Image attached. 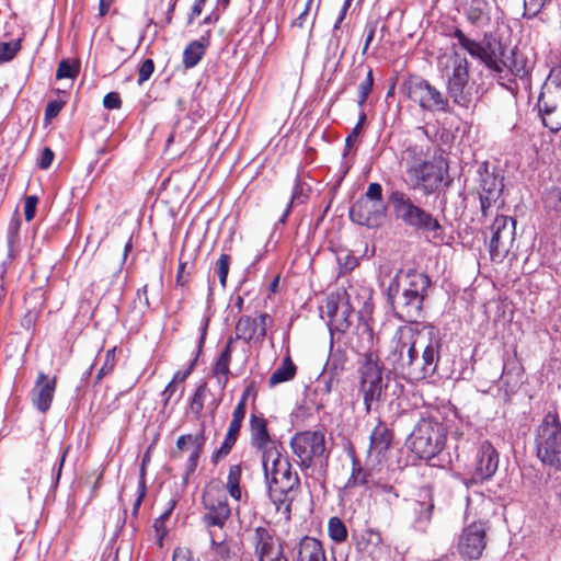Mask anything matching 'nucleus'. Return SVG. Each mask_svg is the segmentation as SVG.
Instances as JSON below:
<instances>
[{"label":"nucleus","mask_w":561,"mask_h":561,"mask_svg":"<svg viewBox=\"0 0 561 561\" xmlns=\"http://www.w3.org/2000/svg\"><path fill=\"white\" fill-rule=\"evenodd\" d=\"M262 465L270 500L277 512L289 516L291 504L300 486L298 473L293 471L288 457L284 456L276 446L264 451Z\"/></svg>","instance_id":"obj_1"},{"label":"nucleus","mask_w":561,"mask_h":561,"mask_svg":"<svg viewBox=\"0 0 561 561\" xmlns=\"http://www.w3.org/2000/svg\"><path fill=\"white\" fill-rule=\"evenodd\" d=\"M358 394L363 398L366 413L377 411L382 404H392L399 399L404 387L394 378L383 374L380 360L368 357L358 362Z\"/></svg>","instance_id":"obj_2"},{"label":"nucleus","mask_w":561,"mask_h":561,"mask_svg":"<svg viewBox=\"0 0 561 561\" xmlns=\"http://www.w3.org/2000/svg\"><path fill=\"white\" fill-rule=\"evenodd\" d=\"M446 407H428L420 416L408 438L410 449L420 458L431 460L439 455L447 442L448 425Z\"/></svg>","instance_id":"obj_3"},{"label":"nucleus","mask_w":561,"mask_h":561,"mask_svg":"<svg viewBox=\"0 0 561 561\" xmlns=\"http://www.w3.org/2000/svg\"><path fill=\"white\" fill-rule=\"evenodd\" d=\"M450 36L458 41L460 48L466 50L472 58L479 59L489 69L497 73L503 71L502 66L507 68L511 75L520 80H526L530 73L533 68L531 64L524 54L517 50H513L511 57L507 58L506 61H502L497 59L495 53L491 51L489 47L468 37L459 27H455Z\"/></svg>","instance_id":"obj_4"},{"label":"nucleus","mask_w":561,"mask_h":561,"mask_svg":"<svg viewBox=\"0 0 561 561\" xmlns=\"http://www.w3.org/2000/svg\"><path fill=\"white\" fill-rule=\"evenodd\" d=\"M387 202L397 220L416 231L432 233L433 238H442L443 227L430 211L416 205L410 195L402 190L391 188Z\"/></svg>","instance_id":"obj_5"},{"label":"nucleus","mask_w":561,"mask_h":561,"mask_svg":"<svg viewBox=\"0 0 561 561\" xmlns=\"http://www.w3.org/2000/svg\"><path fill=\"white\" fill-rule=\"evenodd\" d=\"M420 337L421 328L402 325L397 329L390 341L386 362L396 375L407 380L415 350L422 347L423 341H419Z\"/></svg>","instance_id":"obj_6"},{"label":"nucleus","mask_w":561,"mask_h":561,"mask_svg":"<svg viewBox=\"0 0 561 561\" xmlns=\"http://www.w3.org/2000/svg\"><path fill=\"white\" fill-rule=\"evenodd\" d=\"M405 163V172L409 176L412 188L422 191L425 195L437 191L445 178L446 169L442 163L427 161L422 157V150L410 148L407 157H402Z\"/></svg>","instance_id":"obj_7"},{"label":"nucleus","mask_w":561,"mask_h":561,"mask_svg":"<svg viewBox=\"0 0 561 561\" xmlns=\"http://www.w3.org/2000/svg\"><path fill=\"white\" fill-rule=\"evenodd\" d=\"M419 341H423V343L422 347H417L413 355L408 376L409 381L431 378L436 373L440 358L442 340L439 331L434 325H422Z\"/></svg>","instance_id":"obj_8"},{"label":"nucleus","mask_w":561,"mask_h":561,"mask_svg":"<svg viewBox=\"0 0 561 561\" xmlns=\"http://www.w3.org/2000/svg\"><path fill=\"white\" fill-rule=\"evenodd\" d=\"M457 47H460L458 42L451 46L454 53L451 71L447 73V92L456 105L468 108L480 96L476 82L469 79V61L457 51Z\"/></svg>","instance_id":"obj_9"},{"label":"nucleus","mask_w":561,"mask_h":561,"mask_svg":"<svg viewBox=\"0 0 561 561\" xmlns=\"http://www.w3.org/2000/svg\"><path fill=\"white\" fill-rule=\"evenodd\" d=\"M535 447L543 465L561 469V423L556 412H548L536 428Z\"/></svg>","instance_id":"obj_10"},{"label":"nucleus","mask_w":561,"mask_h":561,"mask_svg":"<svg viewBox=\"0 0 561 561\" xmlns=\"http://www.w3.org/2000/svg\"><path fill=\"white\" fill-rule=\"evenodd\" d=\"M542 124L551 131L561 129V71H552L538 99Z\"/></svg>","instance_id":"obj_11"},{"label":"nucleus","mask_w":561,"mask_h":561,"mask_svg":"<svg viewBox=\"0 0 561 561\" xmlns=\"http://www.w3.org/2000/svg\"><path fill=\"white\" fill-rule=\"evenodd\" d=\"M387 297L396 318L399 320L413 323L422 318L423 304L426 296L419 294L417 290L409 291L403 288H393V285H389Z\"/></svg>","instance_id":"obj_12"},{"label":"nucleus","mask_w":561,"mask_h":561,"mask_svg":"<svg viewBox=\"0 0 561 561\" xmlns=\"http://www.w3.org/2000/svg\"><path fill=\"white\" fill-rule=\"evenodd\" d=\"M499 463L500 455L492 443L486 439L480 442L474 453L472 474L462 479L463 484L469 488L491 480L499 469Z\"/></svg>","instance_id":"obj_13"},{"label":"nucleus","mask_w":561,"mask_h":561,"mask_svg":"<svg viewBox=\"0 0 561 561\" xmlns=\"http://www.w3.org/2000/svg\"><path fill=\"white\" fill-rule=\"evenodd\" d=\"M407 91L409 99L425 111L444 113L450 111L448 98L425 79L411 78L407 82Z\"/></svg>","instance_id":"obj_14"},{"label":"nucleus","mask_w":561,"mask_h":561,"mask_svg":"<svg viewBox=\"0 0 561 561\" xmlns=\"http://www.w3.org/2000/svg\"><path fill=\"white\" fill-rule=\"evenodd\" d=\"M290 447L299 459L301 469H308L313 465V461L321 458L325 451L324 434L321 431L296 433L290 439Z\"/></svg>","instance_id":"obj_15"},{"label":"nucleus","mask_w":561,"mask_h":561,"mask_svg":"<svg viewBox=\"0 0 561 561\" xmlns=\"http://www.w3.org/2000/svg\"><path fill=\"white\" fill-rule=\"evenodd\" d=\"M516 221L508 216H497L490 227L489 251L492 261H502L515 240Z\"/></svg>","instance_id":"obj_16"},{"label":"nucleus","mask_w":561,"mask_h":561,"mask_svg":"<svg viewBox=\"0 0 561 561\" xmlns=\"http://www.w3.org/2000/svg\"><path fill=\"white\" fill-rule=\"evenodd\" d=\"M248 541L256 561H288L282 542L266 527H255L250 533Z\"/></svg>","instance_id":"obj_17"},{"label":"nucleus","mask_w":561,"mask_h":561,"mask_svg":"<svg viewBox=\"0 0 561 561\" xmlns=\"http://www.w3.org/2000/svg\"><path fill=\"white\" fill-rule=\"evenodd\" d=\"M488 522L474 520L468 524L461 531L457 545L461 557L469 560H478L486 546Z\"/></svg>","instance_id":"obj_18"},{"label":"nucleus","mask_w":561,"mask_h":561,"mask_svg":"<svg viewBox=\"0 0 561 561\" xmlns=\"http://www.w3.org/2000/svg\"><path fill=\"white\" fill-rule=\"evenodd\" d=\"M202 503L205 512L201 519L207 530H213L215 527L224 528L231 515L226 495L219 491L209 490L204 493Z\"/></svg>","instance_id":"obj_19"},{"label":"nucleus","mask_w":561,"mask_h":561,"mask_svg":"<svg viewBox=\"0 0 561 561\" xmlns=\"http://www.w3.org/2000/svg\"><path fill=\"white\" fill-rule=\"evenodd\" d=\"M348 213L353 222L368 228H377L386 219L387 206L383 203L357 199L350 207Z\"/></svg>","instance_id":"obj_20"},{"label":"nucleus","mask_w":561,"mask_h":561,"mask_svg":"<svg viewBox=\"0 0 561 561\" xmlns=\"http://www.w3.org/2000/svg\"><path fill=\"white\" fill-rule=\"evenodd\" d=\"M378 340L375 337L374 330L370 324L359 319L354 336L351 339V347L362 356L360 360H366L368 357L380 360L377 354Z\"/></svg>","instance_id":"obj_21"},{"label":"nucleus","mask_w":561,"mask_h":561,"mask_svg":"<svg viewBox=\"0 0 561 561\" xmlns=\"http://www.w3.org/2000/svg\"><path fill=\"white\" fill-rule=\"evenodd\" d=\"M389 285H393V288H403L409 291L417 290L419 294L427 296L432 280L425 273L408 268L399 270L390 280Z\"/></svg>","instance_id":"obj_22"},{"label":"nucleus","mask_w":561,"mask_h":561,"mask_svg":"<svg viewBox=\"0 0 561 561\" xmlns=\"http://www.w3.org/2000/svg\"><path fill=\"white\" fill-rule=\"evenodd\" d=\"M55 390L56 377L38 373L31 392L33 405L42 413L47 412L50 409Z\"/></svg>","instance_id":"obj_23"},{"label":"nucleus","mask_w":561,"mask_h":561,"mask_svg":"<svg viewBox=\"0 0 561 561\" xmlns=\"http://www.w3.org/2000/svg\"><path fill=\"white\" fill-rule=\"evenodd\" d=\"M346 360L347 357L344 351L340 348L334 350L333 346H331L329 358L319 381L324 383L327 393H330L332 388L339 383L340 377L345 369Z\"/></svg>","instance_id":"obj_24"},{"label":"nucleus","mask_w":561,"mask_h":561,"mask_svg":"<svg viewBox=\"0 0 561 561\" xmlns=\"http://www.w3.org/2000/svg\"><path fill=\"white\" fill-rule=\"evenodd\" d=\"M524 369L515 357L504 358L503 371L500 378L501 389L504 391L505 400L516 393L523 383Z\"/></svg>","instance_id":"obj_25"},{"label":"nucleus","mask_w":561,"mask_h":561,"mask_svg":"<svg viewBox=\"0 0 561 561\" xmlns=\"http://www.w3.org/2000/svg\"><path fill=\"white\" fill-rule=\"evenodd\" d=\"M221 400L216 398L213 391L208 388L206 382L201 383L190 400V410L196 420L202 417L204 408H206L210 415L214 416Z\"/></svg>","instance_id":"obj_26"},{"label":"nucleus","mask_w":561,"mask_h":561,"mask_svg":"<svg viewBox=\"0 0 561 561\" xmlns=\"http://www.w3.org/2000/svg\"><path fill=\"white\" fill-rule=\"evenodd\" d=\"M459 11L476 27H484L491 20V7L486 0H462Z\"/></svg>","instance_id":"obj_27"},{"label":"nucleus","mask_w":561,"mask_h":561,"mask_svg":"<svg viewBox=\"0 0 561 561\" xmlns=\"http://www.w3.org/2000/svg\"><path fill=\"white\" fill-rule=\"evenodd\" d=\"M270 319L268 314L262 313L259 317V322L249 316H242L236 324V341L242 339L250 342L254 337H264L266 334V322Z\"/></svg>","instance_id":"obj_28"},{"label":"nucleus","mask_w":561,"mask_h":561,"mask_svg":"<svg viewBox=\"0 0 561 561\" xmlns=\"http://www.w3.org/2000/svg\"><path fill=\"white\" fill-rule=\"evenodd\" d=\"M392 437V432L388 425L379 421L369 437V456H374L378 461H381L391 446Z\"/></svg>","instance_id":"obj_29"},{"label":"nucleus","mask_w":561,"mask_h":561,"mask_svg":"<svg viewBox=\"0 0 561 561\" xmlns=\"http://www.w3.org/2000/svg\"><path fill=\"white\" fill-rule=\"evenodd\" d=\"M503 191L502 179L493 173L486 172L481 180L480 204L482 214L485 216L501 196Z\"/></svg>","instance_id":"obj_30"},{"label":"nucleus","mask_w":561,"mask_h":561,"mask_svg":"<svg viewBox=\"0 0 561 561\" xmlns=\"http://www.w3.org/2000/svg\"><path fill=\"white\" fill-rule=\"evenodd\" d=\"M422 500L413 502L414 518L412 526L416 531L425 533L431 524L434 511V501L428 490L424 491Z\"/></svg>","instance_id":"obj_31"},{"label":"nucleus","mask_w":561,"mask_h":561,"mask_svg":"<svg viewBox=\"0 0 561 561\" xmlns=\"http://www.w3.org/2000/svg\"><path fill=\"white\" fill-rule=\"evenodd\" d=\"M293 561H327L322 543L306 536L294 547Z\"/></svg>","instance_id":"obj_32"},{"label":"nucleus","mask_w":561,"mask_h":561,"mask_svg":"<svg viewBox=\"0 0 561 561\" xmlns=\"http://www.w3.org/2000/svg\"><path fill=\"white\" fill-rule=\"evenodd\" d=\"M250 430L252 446L261 449L263 453L268 450L271 447H267V445L271 443V436L267 431L265 419L255 414H251Z\"/></svg>","instance_id":"obj_33"},{"label":"nucleus","mask_w":561,"mask_h":561,"mask_svg":"<svg viewBox=\"0 0 561 561\" xmlns=\"http://www.w3.org/2000/svg\"><path fill=\"white\" fill-rule=\"evenodd\" d=\"M234 342L236 339H233V336L229 337L213 367V374L219 378V382L221 383L222 389L226 387L228 376L230 374L229 365L231 362Z\"/></svg>","instance_id":"obj_34"},{"label":"nucleus","mask_w":561,"mask_h":561,"mask_svg":"<svg viewBox=\"0 0 561 561\" xmlns=\"http://www.w3.org/2000/svg\"><path fill=\"white\" fill-rule=\"evenodd\" d=\"M209 36L210 31L208 30L201 39L193 41L186 46L183 53V64L185 68H193L201 61L205 54L206 46L208 45Z\"/></svg>","instance_id":"obj_35"},{"label":"nucleus","mask_w":561,"mask_h":561,"mask_svg":"<svg viewBox=\"0 0 561 561\" xmlns=\"http://www.w3.org/2000/svg\"><path fill=\"white\" fill-rule=\"evenodd\" d=\"M208 323H209V318L204 317L202 320V323H201V334H199L198 343H197V346L195 350V356L191 360L188 367L185 370H183V371L179 370L173 375L171 382H174L175 385H178V382H183L192 374V371L197 363V359L203 351L204 344H205Z\"/></svg>","instance_id":"obj_36"},{"label":"nucleus","mask_w":561,"mask_h":561,"mask_svg":"<svg viewBox=\"0 0 561 561\" xmlns=\"http://www.w3.org/2000/svg\"><path fill=\"white\" fill-rule=\"evenodd\" d=\"M353 290V286H350L348 290H337L335 293H332L328 296L325 306H324V312L329 319V321L334 318V316L340 312L341 306H346L351 301V291Z\"/></svg>","instance_id":"obj_37"},{"label":"nucleus","mask_w":561,"mask_h":561,"mask_svg":"<svg viewBox=\"0 0 561 561\" xmlns=\"http://www.w3.org/2000/svg\"><path fill=\"white\" fill-rule=\"evenodd\" d=\"M297 368L289 356H286L282 364L272 373L268 378V385L275 387L282 382L291 380L296 375Z\"/></svg>","instance_id":"obj_38"},{"label":"nucleus","mask_w":561,"mask_h":561,"mask_svg":"<svg viewBox=\"0 0 561 561\" xmlns=\"http://www.w3.org/2000/svg\"><path fill=\"white\" fill-rule=\"evenodd\" d=\"M240 426L234 425V423H229V427L227 434L225 436L224 442L220 447L213 454L211 460L213 462H217L220 458L226 457L232 449L233 445L237 442V437L240 432Z\"/></svg>","instance_id":"obj_39"},{"label":"nucleus","mask_w":561,"mask_h":561,"mask_svg":"<svg viewBox=\"0 0 561 561\" xmlns=\"http://www.w3.org/2000/svg\"><path fill=\"white\" fill-rule=\"evenodd\" d=\"M242 476V468L241 465H232L229 468L227 482H226V489L229 493V495L234 501H240L242 496L241 488H240V481Z\"/></svg>","instance_id":"obj_40"},{"label":"nucleus","mask_w":561,"mask_h":561,"mask_svg":"<svg viewBox=\"0 0 561 561\" xmlns=\"http://www.w3.org/2000/svg\"><path fill=\"white\" fill-rule=\"evenodd\" d=\"M206 442L204 426L201 427L198 433L195 434V445H193V450L190 454V457L187 459L186 463V473L187 476L193 473L198 463L199 456L203 451L204 445Z\"/></svg>","instance_id":"obj_41"},{"label":"nucleus","mask_w":561,"mask_h":561,"mask_svg":"<svg viewBox=\"0 0 561 561\" xmlns=\"http://www.w3.org/2000/svg\"><path fill=\"white\" fill-rule=\"evenodd\" d=\"M328 535L333 542L342 543L346 541L348 531L341 518L332 516L328 520Z\"/></svg>","instance_id":"obj_42"},{"label":"nucleus","mask_w":561,"mask_h":561,"mask_svg":"<svg viewBox=\"0 0 561 561\" xmlns=\"http://www.w3.org/2000/svg\"><path fill=\"white\" fill-rule=\"evenodd\" d=\"M353 312V307L350 304H347L346 306H341L340 307V312H337L334 318H332L330 321H329V329L330 331H337V332H344L348 327H350V316L352 314Z\"/></svg>","instance_id":"obj_43"},{"label":"nucleus","mask_w":561,"mask_h":561,"mask_svg":"<svg viewBox=\"0 0 561 561\" xmlns=\"http://www.w3.org/2000/svg\"><path fill=\"white\" fill-rule=\"evenodd\" d=\"M369 472L362 468L359 461L353 458L352 473L345 484V489H354L357 486H366L368 483Z\"/></svg>","instance_id":"obj_44"},{"label":"nucleus","mask_w":561,"mask_h":561,"mask_svg":"<svg viewBox=\"0 0 561 561\" xmlns=\"http://www.w3.org/2000/svg\"><path fill=\"white\" fill-rule=\"evenodd\" d=\"M542 201L547 209L553 210L561 215V185L553 186L546 191Z\"/></svg>","instance_id":"obj_45"},{"label":"nucleus","mask_w":561,"mask_h":561,"mask_svg":"<svg viewBox=\"0 0 561 561\" xmlns=\"http://www.w3.org/2000/svg\"><path fill=\"white\" fill-rule=\"evenodd\" d=\"M336 262L341 273H348L358 265V259L348 250H341L336 253Z\"/></svg>","instance_id":"obj_46"},{"label":"nucleus","mask_w":561,"mask_h":561,"mask_svg":"<svg viewBox=\"0 0 561 561\" xmlns=\"http://www.w3.org/2000/svg\"><path fill=\"white\" fill-rule=\"evenodd\" d=\"M250 390H251V388L248 387L243 391L239 402L237 403V405H236V408L233 409V412H232V419H231L230 423H234V425H238L240 427H241L242 422H243L244 416H245L247 402H248V398H249V394H250Z\"/></svg>","instance_id":"obj_47"},{"label":"nucleus","mask_w":561,"mask_h":561,"mask_svg":"<svg viewBox=\"0 0 561 561\" xmlns=\"http://www.w3.org/2000/svg\"><path fill=\"white\" fill-rule=\"evenodd\" d=\"M374 85L373 70L369 68L366 78L358 85V100L357 105L363 108L368 95L370 94Z\"/></svg>","instance_id":"obj_48"},{"label":"nucleus","mask_w":561,"mask_h":561,"mask_svg":"<svg viewBox=\"0 0 561 561\" xmlns=\"http://www.w3.org/2000/svg\"><path fill=\"white\" fill-rule=\"evenodd\" d=\"M208 535L214 553L222 560L229 559L231 553L229 545L225 540L218 541L214 530H209Z\"/></svg>","instance_id":"obj_49"},{"label":"nucleus","mask_w":561,"mask_h":561,"mask_svg":"<svg viewBox=\"0 0 561 561\" xmlns=\"http://www.w3.org/2000/svg\"><path fill=\"white\" fill-rule=\"evenodd\" d=\"M21 49V41L0 43V57L5 61H11Z\"/></svg>","instance_id":"obj_50"},{"label":"nucleus","mask_w":561,"mask_h":561,"mask_svg":"<svg viewBox=\"0 0 561 561\" xmlns=\"http://www.w3.org/2000/svg\"><path fill=\"white\" fill-rule=\"evenodd\" d=\"M312 0H295V7L301 4V11L298 16L291 22V26L302 28L309 16Z\"/></svg>","instance_id":"obj_51"},{"label":"nucleus","mask_w":561,"mask_h":561,"mask_svg":"<svg viewBox=\"0 0 561 561\" xmlns=\"http://www.w3.org/2000/svg\"><path fill=\"white\" fill-rule=\"evenodd\" d=\"M229 265H230V256L226 253H222L216 263V273L219 277V282L222 287H225L226 283H227Z\"/></svg>","instance_id":"obj_52"},{"label":"nucleus","mask_w":561,"mask_h":561,"mask_svg":"<svg viewBox=\"0 0 561 561\" xmlns=\"http://www.w3.org/2000/svg\"><path fill=\"white\" fill-rule=\"evenodd\" d=\"M115 367V348L108 350L105 354V358L102 367L99 369L96 379L100 381L105 376L110 375Z\"/></svg>","instance_id":"obj_53"},{"label":"nucleus","mask_w":561,"mask_h":561,"mask_svg":"<svg viewBox=\"0 0 561 561\" xmlns=\"http://www.w3.org/2000/svg\"><path fill=\"white\" fill-rule=\"evenodd\" d=\"M548 0H524V16L535 18L538 15Z\"/></svg>","instance_id":"obj_54"},{"label":"nucleus","mask_w":561,"mask_h":561,"mask_svg":"<svg viewBox=\"0 0 561 561\" xmlns=\"http://www.w3.org/2000/svg\"><path fill=\"white\" fill-rule=\"evenodd\" d=\"M78 70L73 65L70 64L69 60L62 59L57 68L56 78L57 79H72L77 76Z\"/></svg>","instance_id":"obj_55"},{"label":"nucleus","mask_w":561,"mask_h":561,"mask_svg":"<svg viewBox=\"0 0 561 561\" xmlns=\"http://www.w3.org/2000/svg\"><path fill=\"white\" fill-rule=\"evenodd\" d=\"M373 203H382V186L380 183L373 182L368 185L365 195L360 198Z\"/></svg>","instance_id":"obj_56"},{"label":"nucleus","mask_w":561,"mask_h":561,"mask_svg":"<svg viewBox=\"0 0 561 561\" xmlns=\"http://www.w3.org/2000/svg\"><path fill=\"white\" fill-rule=\"evenodd\" d=\"M66 104V101L64 100H51L47 103L45 108V121L49 122L53 118L57 117L58 114L61 112Z\"/></svg>","instance_id":"obj_57"},{"label":"nucleus","mask_w":561,"mask_h":561,"mask_svg":"<svg viewBox=\"0 0 561 561\" xmlns=\"http://www.w3.org/2000/svg\"><path fill=\"white\" fill-rule=\"evenodd\" d=\"M172 561H201L188 547H175L172 552Z\"/></svg>","instance_id":"obj_58"},{"label":"nucleus","mask_w":561,"mask_h":561,"mask_svg":"<svg viewBox=\"0 0 561 561\" xmlns=\"http://www.w3.org/2000/svg\"><path fill=\"white\" fill-rule=\"evenodd\" d=\"M146 477H145V472H144V469L140 470V476H139V481H138V486H137V499L135 500L134 502V505H133V514L136 515L140 505H141V502L146 495Z\"/></svg>","instance_id":"obj_59"},{"label":"nucleus","mask_w":561,"mask_h":561,"mask_svg":"<svg viewBox=\"0 0 561 561\" xmlns=\"http://www.w3.org/2000/svg\"><path fill=\"white\" fill-rule=\"evenodd\" d=\"M154 70V65L151 59H145L138 70V84H142L145 81L149 80Z\"/></svg>","instance_id":"obj_60"},{"label":"nucleus","mask_w":561,"mask_h":561,"mask_svg":"<svg viewBox=\"0 0 561 561\" xmlns=\"http://www.w3.org/2000/svg\"><path fill=\"white\" fill-rule=\"evenodd\" d=\"M37 204H38L37 196L30 195V196L25 197L24 216H25L26 221H31L34 218L36 208H37Z\"/></svg>","instance_id":"obj_61"},{"label":"nucleus","mask_w":561,"mask_h":561,"mask_svg":"<svg viewBox=\"0 0 561 561\" xmlns=\"http://www.w3.org/2000/svg\"><path fill=\"white\" fill-rule=\"evenodd\" d=\"M103 105L107 110H115L122 106V100L118 93L110 92L103 99Z\"/></svg>","instance_id":"obj_62"},{"label":"nucleus","mask_w":561,"mask_h":561,"mask_svg":"<svg viewBox=\"0 0 561 561\" xmlns=\"http://www.w3.org/2000/svg\"><path fill=\"white\" fill-rule=\"evenodd\" d=\"M21 228V220L19 217H13L10 220L9 227H8V240L10 243L15 242V240L19 237V231Z\"/></svg>","instance_id":"obj_63"},{"label":"nucleus","mask_w":561,"mask_h":561,"mask_svg":"<svg viewBox=\"0 0 561 561\" xmlns=\"http://www.w3.org/2000/svg\"><path fill=\"white\" fill-rule=\"evenodd\" d=\"M377 491L383 495H386V500L389 503H392L399 497V494L396 492L394 488L390 484L380 483L377 484Z\"/></svg>","instance_id":"obj_64"}]
</instances>
